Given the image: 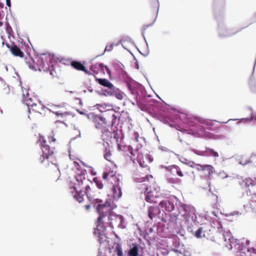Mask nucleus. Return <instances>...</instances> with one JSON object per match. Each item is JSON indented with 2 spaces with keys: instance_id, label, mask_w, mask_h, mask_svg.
Instances as JSON below:
<instances>
[{
  "instance_id": "nucleus-1",
  "label": "nucleus",
  "mask_w": 256,
  "mask_h": 256,
  "mask_svg": "<svg viewBox=\"0 0 256 256\" xmlns=\"http://www.w3.org/2000/svg\"><path fill=\"white\" fill-rule=\"evenodd\" d=\"M86 170H82L80 174L76 175L72 180H71L69 185L70 193L72 196L78 202H82L84 198L83 196L86 194L90 201L94 204L97 211L99 214L98 218L96 228L94 230V234L98 239L100 243L105 240V230L106 226H104L103 220L106 216L108 214V223L109 226L114 228L116 227L119 228H124L126 227V223L124 216L120 214H116L111 210L112 208L108 202L104 204H101L102 200L98 198L94 199L88 196V190L90 189L88 184H92V182L86 178Z\"/></svg>"
},
{
  "instance_id": "nucleus-2",
  "label": "nucleus",
  "mask_w": 256,
  "mask_h": 256,
  "mask_svg": "<svg viewBox=\"0 0 256 256\" xmlns=\"http://www.w3.org/2000/svg\"><path fill=\"white\" fill-rule=\"evenodd\" d=\"M28 67L34 70L49 72L53 77H58L56 68L58 66V61L54 56L49 54H42L34 60L31 58H26V62Z\"/></svg>"
},
{
  "instance_id": "nucleus-3",
  "label": "nucleus",
  "mask_w": 256,
  "mask_h": 256,
  "mask_svg": "<svg viewBox=\"0 0 256 256\" xmlns=\"http://www.w3.org/2000/svg\"><path fill=\"white\" fill-rule=\"evenodd\" d=\"M198 118L201 117L191 114H180L178 116L180 121L182 122L184 124L188 126L190 128L186 129L178 126L176 128L180 131L193 135L196 137L212 138V134L206 132L204 127L200 125V124H199L196 120Z\"/></svg>"
},
{
  "instance_id": "nucleus-4",
  "label": "nucleus",
  "mask_w": 256,
  "mask_h": 256,
  "mask_svg": "<svg viewBox=\"0 0 256 256\" xmlns=\"http://www.w3.org/2000/svg\"><path fill=\"white\" fill-rule=\"evenodd\" d=\"M177 208L179 214L187 222L192 221L194 224L198 223L197 220V216L196 214L195 208L192 205L186 204L178 202Z\"/></svg>"
},
{
  "instance_id": "nucleus-5",
  "label": "nucleus",
  "mask_w": 256,
  "mask_h": 256,
  "mask_svg": "<svg viewBox=\"0 0 256 256\" xmlns=\"http://www.w3.org/2000/svg\"><path fill=\"white\" fill-rule=\"evenodd\" d=\"M114 78L116 81L126 84L128 86L132 82V78L125 70L124 66L118 61L113 62Z\"/></svg>"
},
{
  "instance_id": "nucleus-6",
  "label": "nucleus",
  "mask_w": 256,
  "mask_h": 256,
  "mask_svg": "<svg viewBox=\"0 0 256 256\" xmlns=\"http://www.w3.org/2000/svg\"><path fill=\"white\" fill-rule=\"evenodd\" d=\"M104 180L108 179L112 184V196L115 200H118L121 197L122 192L120 186L121 178L116 176L112 172H104L102 174Z\"/></svg>"
},
{
  "instance_id": "nucleus-7",
  "label": "nucleus",
  "mask_w": 256,
  "mask_h": 256,
  "mask_svg": "<svg viewBox=\"0 0 256 256\" xmlns=\"http://www.w3.org/2000/svg\"><path fill=\"white\" fill-rule=\"evenodd\" d=\"M140 188H142L144 191V196L145 200L149 202L156 203L158 201L156 199L161 195L160 194V188L156 184H153L152 188L148 190V188L146 184H141Z\"/></svg>"
},
{
  "instance_id": "nucleus-8",
  "label": "nucleus",
  "mask_w": 256,
  "mask_h": 256,
  "mask_svg": "<svg viewBox=\"0 0 256 256\" xmlns=\"http://www.w3.org/2000/svg\"><path fill=\"white\" fill-rule=\"evenodd\" d=\"M134 139L133 140V143L134 144L136 145V148L134 152L132 150V148L130 146L129 149L131 148V154L132 156H135L136 153L138 154L137 156H136V160L138 162L140 166L142 168H144L146 166V164L145 163V162L144 160V156L142 154H140L138 152V150L141 148L142 146V145L141 144L138 143L139 142H142V141H144V140L142 138L139 137L138 134L136 132H134Z\"/></svg>"
},
{
  "instance_id": "nucleus-9",
  "label": "nucleus",
  "mask_w": 256,
  "mask_h": 256,
  "mask_svg": "<svg viewBox=\"0 0 256 256\" xmlns=\"http://www.w3.org/2000/svg\"><path fill=\"white\" fill-rule=\"evenodd\" d=\"M39 142L40 143L42 154L40 158V162L42 164L45 160L48 162V159L52 158L54 154V150L51 148L48 144V142L42 136H40Z\"/></svg>"
},
{
  "instance_id": "nucleus-10",
  "label": "nucleus",
  "mask_w": 256,
  "mask_h": 256,
  "mask_svg": "<svg viewBox=\"0 0 256 256\" xmlns=\"http://www.w3.org/2000/svg\"><path fill=\"white\" fill-rule=\"evenodd\" d=\"M240 30H236V28L228 26L226 24L218 22V35L220 38H227L236 34Z\"/></svg>"
},
{
  "instance_id": "nucleus-11",
  "label": "nucleus",
  "mask_w": 256,
  "mask_h": 256,
  "mask_svg": "<svg viewBox=\"0 0 256 256\" xmlns=\"http://www.w3.org/2000/svg\"><path fill=\"white\" fill-rule=\"evenodd\" d=\"M178 200L176 196H171L166 200L160 201L159 206L162 211L170 212L174 210L176 205H178Z\"/></svg>"
},
{
  "instance_id": "nucleus-12",
  "label": "nucleus",
  "mask_w": 256,
  "mask_h": 256,
  "mask_svg": "<svg viewBox=\"0 0 256 256\" xmlns=\"http://www.w3.org/2000/svg\"><path fill=\"white\" fill-rule=\"evenodd\" d=\"M171 250L173 252L182 254L184 256L190 255L188 252L185 250L184 245L177 237H174L172 240Z\"/></svg>"
},
{
  "instance_id": "nucleus-13",
  "label": "nucleus",
  "mask_w": 256,
  "mask_h": 256,
  "mask_svg": "<svg viewBox=\"0 0 256 256\" xmlns=\"http://www.w3.org/2000/svg\"><path fill=\"white\" fill-rule=\"evenodd\" d=\"M190 150L194 153L195 154L202 156H214L218 158V154L216 152L214 149L210 148L208 147H206L205 150H201L196 148H191Z\"/></svg>"
},
{
  "instance_id": "nucleus-14",
  "label": "nucleus",
  "mask_w": 256,
  "mask_h": 256,
  "mask_svg": "<svg viewBox=\"0 0 256 256\" xmlns=\"http://www.w3.org/2000/svg\"><path fill=\"white\" fill-rule=\"evenodd\" d=\"M223 238L226 242L228 244H226V246L229 249H232L233 247H235L238 245V240L237 239L234 238L230 232H224L223 234Z\"/></svg>"
},
{
  "instance_id": "nucleus-15",
  "label": "nucleus",
  "mask_w": 256,
  "mask_h": 256,
  "mask_svg": "<svg viewBox=\"0 0 256 256\" xmlns=\"http://www.w3.org/2000/svg\"><path fill=\"white\" fill-rule=\"evenodd\" d=\"M23 101L24 103L26 104L27 106L28 112H30V110H32L36 112H40V104L38 106L36 104L32 102V98H29L28 94L25 96L23 94Z\"/></svg>"
},
{
  "instance_id": "nucleus-16",
  "label": "nucleus",
  "mask_w": 256,
  "mask_h": 256,
  "mask_svg": "<svg viewBox=\"0 0 256 256\" xmlns=\"http://www.w3.org/2000/svg\"><path fill=\"white\" fill-rule=\"evenodd\" d=\"M77 111L80 114L86 116L88 118L92 120L95 122L96 128H100L101 124L100 122H104V118L102 116H96L92 112L90 113L89 114H86L82 111L80 110H78Z\"/></svg>"
},
{
  "instance_id": "nucleus-17",
  "label": "nucleus",
  "mask_w": 256,
  "mask_h": 256,
  "mask_svg": "<svg viewBox=\"0 0 256 256\" xmlns=\"http://www.w3.org/2000/svg\"><path fill=\"white\" fill-rule=\"evenodd\" d=\"M104 68H106L108 74L110 75L111 72L110 70L106 66H104L102 63H96L92 65L90 68V70L92 72L93 74H98L100 72L104 73Z\"/></svg>"
},
{
  "instance_id": "nucleus-18",
  "label": "nucleus",
  "mask_w": 256,
  "mask_h": 256,
  "mask_svg": "<svg viewBox=\"0 0 256 256\" xmlns=\"http://www.w3.org/2000/svg\"><path fill=\"white\" fill-rule=\"evenodd\" d=\"M6 46L14 56L20 58H23L24 56V52L14 43L6 44Z\"/></svg>"
},
{
  "instance_id": "nucleus-19",
  "label": "nucleus",
  "mask_w": 256,
  "mask_h": 256,
  "mask_svg": "<svg viewBox=\"0 0 256 256\" xmlns=\"http://www.w3.org/2000/svg\"><path fill=\"white\" fill-rule=\"evenodd\" d=\"M199 124L205 125L208 126V129L210 130H214L216 129L214 122L210 120L206 119L203 118H198L196 119Z\"/></svg>"
},
{
  "instance_id": "nucleus-20",
  "label": "nucleus",
  "mask_w": 256,
  "mask_h": 256,
  "mask_svg": "<svg viewBox=\"0 0 256 256\" xmlns=\"http://www.w3.org/2000/svg\"><path fill=\"white\" fill-rule=\"evenodd\" d=\"M139 246L136 244H132L130 246V249L127 251L128 256H138Z\"/></svg>"
},
{
  "instance_id": "nucleus-21",
  "label": "nucleus",
  "mask_w": 256,
  "mask_h": 256,
  "mask_svg": "<svg viewBox=\"0 0 256 256\" xmlns=\"http://www.w3.org/2000/svg\"><path fill=\"white\" fill-rule=\"evenodd\" d=\"M148 216L151 219L156 218L160 214V210L157 207L150 206L148 210Z\"/></svg>"
},
{
  "instance_id": "nucleus-22",
  "label": "nucleus",
  "mask_w": 256,
  "mask_h": 256,
  "mask_svg": "<svg viewBox=\"0 0 256 256\" xmlns=\"http://www.w3.org/2000/svg\"><path fill=\"white\" fill-rule=\"evenodd\" d=\"M71 66L77 70H82L86 74H90L91 73L89 72L86 68L80 62H71Z\"/></svg>"
},
{
  "instance_id": "nucleus-23",
  "label": "nucleus",
  "mask_w": 256,
  "mask_h": 256,
  "mask_svg": "<svg viewBox=\"0 0 256 256\" xmlns=\"http://www.w3.org/2000/svg\"><path fill=\"white\" fill-rule=\"evenodd\" d=\"M162 168H164L167 170H169L171 172H176L178 176H182L183 174L182 172L179 169V168L175 165H172L170 166L167 167L166 166H162Z\"/></svg>"
},
{
  "instance_id": "nucleus-24",
  "label": "nucleus",
  "mask_w": 256,
  "mask_h": 256,
  "mask_svg": "<svg viewBox=\"0 0 256 256\" xmlns=\"http://www.w3.org/2000/svg\"><path fill=\"white\" fill-rule=\"evenodd\" d=\"M242 252L244 256L248 254V256H256V248H244L242 250Z\"/></svg>"
},
{
  "instance_id": "nucleus-25",
  "label": "nucleus",
  "mask_w": 256,
  "mask_h": 256,
  "mask_svg": "<svg viewBox=\"0 0 256 256\" xmlns=\"http://www.w3.org/2000/svg\"><path fill=\"white\" fill-rule=\"evenodd\" d=\"M112 89L114 90V96L118 100H122L126 96L125 94L121 91L119 88H116L114 86Z\"/></svg>"
},
{
  "instance_id": "nucleus-26",
  "label": "nucleus",
  "mask_w": 256,
  "mask_h": 256,
  "mask_svg": "<svg viewBox=\"0 0 256 256\" xmlns=\"http://www.w3.org/2000/svg\"><path fill=\"white\" fill-rule=\"evenodd\" d=\"M97 81L100 85L107 87L108 88H114V86L108 80L105 78H98Z\"/></svg>"
},
{
  "instance_id": "nucleus-27",
  "label": "nucleus",
  "mask_w": 256,
  "mask_h": 256,
  "mask_svg": "<svg viewBox=\"0 0 256 256\" xmlns=\"http://www.w3.org/2000/svg\"><path fill=\"white\" fill-rule=\"evenodd\" d=\"M242 184L246 187H248L250 186H256V180H253L250 178H246L242 182Z\"/></svg>"
},
{
  "instance_id": "nucleus-28",
  "label": "nucleus",
  "mask_w": 256,
  "mask_h": 256,
  "mask_svg": "<svg viewBox=\"0 0 256 256\" xmlns=\"http://www.w3.org/2000/svg\"><path fill=\"white\" fill-rule=\"evenodd\" d=\"M205 232L206 231L204 230V228L202 227H200L194 234L197 238H202L206 236Z\"/></svg>"
},
{
  "instance_id": "nucleus-29",
  "label": "nucleus",
  "mask_w": 256,
  "mask_h": 256,
  "mask_svg": "<svg viewBox=\"0 0 256 256\" xmlns=\"http://www.w3.org/2000/svg\"><path fill=\"white\" fill-rule=\"evenodd\" d=\"M152 178V175H146L145 176L140 177V178H134L135 181L138 182H146V181H149V178Z\"/></svg>"
},
{
  "instance_id": "nucleus-30",
  "label": "nucleus",
  "mask_w": 256,
  "mask_h": 256,
  "mask_svg": "<svg viewBox=\"0 0 256 256\" xmlns=\"http://www.w3.org/2000/svg\"><path fill=\"white\" fill-rule=\"evenodd\" d=\"M251 202L250 203V207L252 209L256 208V193H254L251 196Z\"/></svg>"
},
{
  "instance_id": "nucleus-31",
  "label": "nucleus",
  "mask_w": 256,
  "mask_h": 256,
  "mask_svg": "<svg viewBox=\"0 0 256 256\" xmlns=\"http://www.w3.org/2000/svg\"><path fill=\"white\" fill-rule=\"evenodd\" d=\"M204 170L206 171V174L210 175L212 172L213 167L210 165H204Z\"/></svg>"
},
{
  "instance_id": "nucleus-32",
  "label": "nucleus",
  "mask_w": 256,
  "mask_h": 256,
  "mask_svg": "<svg viewBox=\"0 0 256 256\" xmlns=\"http://www.w3.org/2000/svg\"><path fill=\"white\" fill-rule=\"evenodd\" d=\"M104 152V158L108 161H110L111 153L110 152V150L106 148Z\"/></svg>"
},
{
  "instance_id": "nucleus-33",
  "label": "nucleus",
  "mask_w": 256,
  "mask_h": 256,
  "mask_svg": "<svg viewBox=\"0 0 256 256\" xmlns=\"http://www.w3.org/2000/svg\"><path fill=\"white\" fill-rule=\"evenodd\" d=\"M94 182L99 189L102 188L103 184L100 179H98L97 178H94Z\"/></svg>"
},
{
  "instance_id": "nucleus-34",
  "label": "nucleus",
  "mask_w": 256,
  "mask_h": 256,
  "mask_svg": "<svg viewBox=\"0 0 256 256\" xmlns=\"http://www.w3.org/2000/svg\"><path fill=\"white\" fill-rule=\"evenodd\" d=\"M254 118V116L252 115L251 117L250 118H242L241 119H240L238 122V124L240 123H246L249 122H251Z\"/></svg>"
},
{
  "instance_id": "nucleus-35",
  "label": "nucleus",
  "mask_w": 256,
  "mask_h": 256,
  "mask_svg": "<svg viewBox=\"0 0 256 256\" xmlns=\"http://www.w3.org/2000/svg\"><path fill=\"white\" fill-rule=\"evenodd\" d=\"M119 42L114 44V43L108 44L106 46L104 50V52H110L113 48L114 46H116L118 45Z\"/></svg>"
},
{
  "instance_id": "nucleus-36",
  "label": "nucleus",
  "mask_w": 256,
  "mask_h": 256,
  "mask_svg": "<svg viewBox=\"0 0 256 256\" xmlns=\"http://www.w3.org/2000/svg\"><path fill=\"white\" fill-rule=\"evenodd\" d=\"M6 30L7 34L8 35V36H12L13 31H12V27L10 26V24L8 22L6 23Z\"/></svg>"
},
{
  "instance_id": "nucleus-37",
  "label": "nucleus",
  "mask_w": 256,
  "mask_h": 256,
  "mask_svg": "<svg viewBox=\"0 0 256 256\" xmlns=\"http://www.w3.org/2000/svg\"><path fill=\"white\" fill-rule=\"evenodd\" d=\"M4 8V4L0 3V20H2L5 16Z\"/></svg>"
},
{
  "instance_id": "nucleus-38",
  "label": "nucleus",
  "mask_w": 256,
  "mask_h": 256,
  "mask_svg": "<svg viewBox=\"0 0 256 256\" xmlns=\"http://www.w3.org/2000/svg\"><path fill=\"white\" fill-rule=\"evenodd\" d=\"M106 133V135H108V136H110L112 137V136H114V138L116 140V141H118V134L116 132H114L113 133H111L110 131H108V130H106L104 131V134Z\"/></svg>"
},
{
  "instance_id": "nucleus-39",
  "label": "nucleus",
  "mask_w": 256,
  "mask_h": 256,
  "mask_svg": "<svg viewBox=\"0 0 256 256\" xmlns=\"http://www.w3.org/2000/svg\"><path fill=\"white\" fill-rule=\"evenodd\" d=\"M126 42H131L132 40H130V38H129L128 36L123 37L121 39L120 42L122 44L124 48V43Z\"/></svg>"
},
{
  "instance_id": "nucleus-40",
  "label": "nucleus",
  "mask_w": 256,
  "mask_h": 256,
  "mask_svg": "<svg viewBox=\"0 0 256 256\" xmlns=\"http://www.w3.org/2000/svg\"><path fill=\"white\" fill-rule=\"evenodd\" d=\"M253 160L254 159H251L250 158V160H245L244 162H242L241 160H240V159H238V162L240 164L242 165V166H245L248 164H250V163H252L253 161Z\"/></svg>"
},
{
  "instance_id": "nucleus-41",
  "label": "nucleus",
  "mask_w": 256,
  "mask_h": 256,
  "mask_svg": "<svg viewBox=\"0 0 256 256\" xmlns=\"http://www.w3.org/2000/svg\"><path fill=\"white\" fill-rule=\"evenodd\" d=\"M244 248H252V246H242L241 248H240V251L238 252L236 254V256H242L244 255V254L242 252V250ZM244 256H248V254H246Z\"/></svg>"
},
{
  "instance_id": "nucleus-42",
  "label": "nucleus",
  "mask_w": 256,
  "mask_h": 256,
  "mask_svg": "<svg viewBox=\"0 0 256 256\" xmlns=\"http://www.w3.org/2000/svg\"><path fill=\"white\" fill-rule=\"evenodd\" d=\"M104 92L106 93L107 95L114 96V90L112 88H108V90H105ZM106 95V94H105Z\"/></svg>"
},
{
  "instance_id": "nucleus-43",
  "label": "nucleus",
  "mask_w": 256,
  "mask_h": 256,
  "mask_svg": "<svg viewBox=\"0 0 256 256\" xmlns=\"http://www.w3.org/2000/svg\"><path fill=\"white\" fill-rule=\"evenodd\" d=\"M194 168H196L198 170H204V165H201L199 164H194Z\"/></svg>"
},
{
  "instance_id": "nucleus-44",
  "label": "nucleus",
  "mask_w": 256,
  "mask_h": 256,
  "mask_svg": "<svg viewBox=\"0 0 256 256\" xmlns=\"http://www.w3.org/2000/svg\"><path fill=\"white\" fill-rule=\"evenodd\" d=\"M152 24H150V25H147V26H144V30H142V36H143V38H144V41H145L147 46H148V44L146 40V38H145L144 35V32L146 28H148V26H152Z\"/></svg>"
},
{
  "instance_id": "nucleus-45",
  "label": "nucleus",
  "mask_w": 256,
  "mask_h": 256,
  "mask_svg": "<svg viewBox=\"0 0 256 256\" xmlns=\"http://www.w3.org/2000/svg\"><path fill=\"white\" fill-rule=\"evenodd\" d=\"M242 214V212H240L239 211H234L233 212H232L230 213L229 215L230 216H235V215H236V216H240Z\"/></svg>"
},
{
  "instance_id": "nucleus-46",
  "label": "nucleus",
  "mask_w": 256,
  "mask_h": 256,
  "mask_svg": "<svg viewBox=\"0 0 256 256\" xmlns=\"http://www.w3.org/2000/svg\"><path fill=\"white\" fill-rule=\"evenodd\" d=\"M118 115H119V114H118V113H117L116 114H112V123L116 122V120L118 116Z\"/></svg>"
},
{
  "instance_id": "nucleus-47",
  "label": "nucleus",
  "mask_w": 256,
  "mask_h": 256,
  "mask_svg": "<svg viewBox=\"0 0 256 256\" xmlns=\"http://www.w3.org/2000/svg\"><path fill=\"white\" fill-rule=\"evenodd\" d=\"M53 112L57 116H62L64 113L62 110H58V111H54Z\"/></svg>"
},
{
  "instance_id": "nucleus-48",
  "label": "nucleus",
  "mask_w": 256,
  "mask_h": 256,
  "mask_svg": "<svg viewBox=\"0 0 256 256\" xmlns=\"http://www.w3.org/2000/svg\"><path fill=\"white\" fill-rule=\"evenodd\" d=\"M195 164L194 162L190 161V160H188V163H186V164H188V166H189L192 168H194V166H195L194 164Z\"/></svg>"
},
{
  "instance_id": "nucleus-49",
  "label": "nucleus",
  "mask_w": 256,
  "mask_h": 256,
  "mask_svg": "<svg viewBox=\"0 0 256 256\" xmlns=\"http://www.w3.org/2000/svg\"><path fill=\"white\" fill-rule=\"evenodd\" d=\"M180 160L184 163V164H186V163H188V160H186V158H180Z\"/></svg>"
},
{
  "instance_id": "nucleus-50",
  "label": "nucleus",
  "mask_w": 256,
  "mask_h": 256,
  "mask_svg": "<svg viewBox=\"0 0 256 256\" xmlns=\"http://www.w3.org/2000/svg\"><path fill=\"white\" fill-rule=\"evenodd\" d=\"M123 252L122 250H118V256H122Z\"/></svg>"
},
{
  "instance_id": "nucleus-51",
  "label": "nucleus",
  "mask_w": 256,
  "mask_h": 256,
  "mask_svg": "<svg viewBox=\"0 0 256 256\" xmlns=\"http://www.w3.org/2000/svg\"><path fill=\"white\" fill-rule=\"evenodd\" d=\"M254 158H256V153H253L250 156L251 159H254Z\"/></svg>"
},
{
  "instance_id": "nucleus-52",
  "label": "nucleus",
  "mask_w": 256,
  "mask_h": 256,
  "mask_svg": "<svg viewBox=\"0 0 256 256\" xmlns=\"http://www.w3.org/2000/svg\"><path fill=\"white\" fill-rule=\"evenodd\" d=\"M6 4L8 6H10V0H6Z\"/></svg>"
},
{
  "instance_id": "nucleus-53",
  "label": "nucleus",
  "mask_w": 256,
  "mask_h": 256,
  "mask_svg": "<svg viewBox=\"0 0 256 256\" xmlns=\"http://www.w3.org/2000/svg\"><path fill=\"white\" fill-rule=\"evenodd\" d=\"M78 136H76V137H74V139H75V138H80L81 135H80V130H78Z\"/></svg>"
},
{
  "instance_id": "nucleus-54",
  "label": "nucleus",
  "mask_w": 256,
  "mask_h": 256,
  "mask_svg": "<svg viewBox=\"0 0 256 256\" xmlns=\"http://www.w3.org/2000/svg\"><path fill=\"white\" fill-rule=\"evenodd\" d=\"M90 207V204H87V205L85 206V208L86 210H89Z\"/></svg>"
},
{
  "instance_id": "nucleus-55",
  "label": "nucleus",
  "mask_w": 256,
  "mask_h": 256,
  "mask_svg": "<svg viewBox=\"0 0 256 256\" xmlns=\"http://www.w3.org/2000/svg\"><path fill=\"white\" fill-rule=\"evenodd\" d=\"M237 120V119H230L228 120V122H222V123H224V124H226L228 122H230V120Z\"/></svg>"
},
{
  "instance_id": "nucleus-56",
  "label": "nucleus",
  "mask_w": 256,
  "mask_h": 256,
  "mask_svg": "<svg viewBox=\"0 0 256 256\" xmlns=\"http://www.w3.org/2000/svg\"><path fill=\"white\" fill-rule=\"evenodd\" d=\"M51 164L52 166L54 168V169H56V166H55V165L53 164L52 162H51Z\"/></svg>"
},
{
  "instance_id": "nucleus-57",
  "label": "nucleus",
  "mask_w": 256,
  "mask_h": 256,
  "mask_svg": "<svg viewBox=\"0 0 256 256\" xmlns=\"http://www.w3.org/2000/svg\"><path fill=\"white\" fill-rule=\"evenodd\" d=\"M2 113H3V112H2V110L0 109V116H1L2 114Z\"/></svg>"
},
{
  "instance_id": "nucleus-58",
  "label": "nucleus",
  "mask_w": 256,
  "mask_h": 256,
  "mask_svg": "<svg viewBox=\"0 0 256 256\" xmlns=\"http://www.w3.org/2000/svg\"><path fill=\"white\" fill-rule=\"evenodd\" d=\"M157 2H158V10H157V12H158V8H159V4H158V0H157Z\"/></svg>"
},
{
  "instance_id": "nucleus-59",
  "label": "nucleus",
  "mask_w": 256,
  "mask_h": 256,
  "mask_svg": "<svg viewBox=\"0 0 256 256\" xmlns=\"http://www.w3.org/2000/svg\"><path fill=\"white\" fill-rule=\"evenodd\" d=\"M3 25V22L0 21V26H2Z\"/></svg>"
},
{
  "instance_id": "nucleus-60",
  "label": "nucleus",
  "mask_w": 256,
  "mask_h": 256,
  "mask_svg": "<svg viewBox=\"0 0 256 256\" xmlns=\"http://www.w3.org/2000/svg\"><path fill=\"white\" fill-rule=\"evenodd\" d=\"M52 138V142H55V140H56L55 138Z\"/></svg>"
},
{
  "instance_id": "nucleus-61",
  "label": "nucleus",
  "mask_w": 256,
  "mask_h": 256,
  "mask_svg": "<svg viewBox=\"0 0 256 256\" xmlns=\"http://www.w3.org/2000/svg\"><path fill=\"white\" fill-rule=\"evenodd\" d=\"M212 214L214 216H216V214H215V212H212Z\"/></svg>"
},
{
  "instance_id": "nucleus-62",
  "label": "nucleus",
  "mask_w": 256,
  "mask_h": 256,
  "mask_svg": "<svg viewBox=\"0 0 256 256\" xmlns=\"http://www.w3.org/2000/svg\"><path fill=\"white\" fill-rule=\"evenodd\" d=\"M70 159H72L70 154H69Z\"/></svg>"
},
{
  "instance_id": "nucleus-63",
  "label": "nucleus",
  "mask_w": 256,
  "mask_h": 256,
  "mask_svg": "<svg viewBox=\"0 0 256 256\" xmlns=\"http://www.w3.org/2000/svg\"><path fill=\"white\" fill-rule=\"evenodd\" d=\"M97 106H98V107H100V106L102 107V106H101L100 104H98V105H97Z\"/></svg>"
},
{
  "instance_id": "nucleus-64",
  "label": "nucleus",
  "mask_w": 256,
  "mask_h": 256,
  "mask_svg": "<svg viewBox=\"0 0 256 256\" xmlns=\"http://www.w3.org/2000/svg\"><path fill=\"white\" fill-rule=\"evenodd\" d=\"M92 175H95V174H96V172H94V173H92Z\"/></svg>"
}]
</instances>
